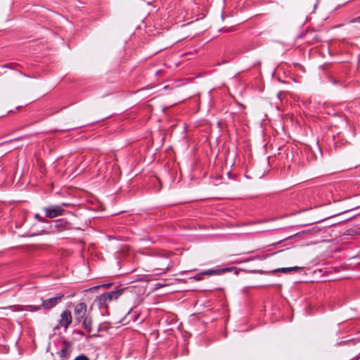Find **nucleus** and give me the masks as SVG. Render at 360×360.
Returning <instances> with one entry per match:
<instances>
[{
	"label": "nucleus",
	"mask_w": 360,
	"mask_h": 360,
	"mask_svg": "<svg viewBox=\"0 0 360 360\" xmlns=\"http://www.w3.org/2000/svg\"><path fill=\"white\" fill-rule=\"evenodd\" d=\"M122 291V290H117L103 293L96 298L95 303L100 308H107L111 302L117 300Z\"/></svg>",
	"instance_id": "f257e3e1"
},
{
	"label": "nucleus",
	"mask_w": 360,
	"mask_h": 360,
	"mask_svg": "<svg viewBox=\"0 0 360 360\" xmlns=\"http://www.w3.org/2000/svg\"><path fill=\"white\" fill-rule=\"evenodd\" d=\"M153 265L155 269L160 271L158 274H165L170 269V260L167 256H159L154 259Z\"/></svg>",
	"instance_id": "f03ea898"
},
{
	"label": "nucleus",
	"mask_w": 360,
	"mask_h": 360,
	"mask_svg": "<svg viewBox=\"0 0 360 360\" xmlns=\"http://www.w3.org/2000/svg\"><path fill=\"white\" fill-rule=\"evenodd\" d=\"M63 296L64 295L63 294H57L56 296L48 299L44 300L41 298V306L43 309L49 310L56 307L62 301Z\"/></svg>",
	"instance_id": "7ed1b4c3"
},
{
	"label": "nucleus",
	"mask_w": 360,
	"mask_h": 360,
	"mask_svg": "<svg viewBox=\"0 0 360 360\" xmlns=\"http://www.w3.org/2000/svg\"><path fill=\"white\" fill-rule=\"evenodd\" d=\"M46 217L50 219L61 216L64 214L65 210L60 205H51L44 208Z\"/></svg>",
	"instance_id": "20e7f679"
},
{
	"label": "nucleus",
	"mask_w": 360,
	"mask_h": 360,
	"mask_svg": "<svg viewBox=\"0 0 360 360\" xmlns=\"http://www.w3.org/2000/svg\"><path fill=\"white\" fill-rule=\"evenodd\" d=\"M0 309H11L13 311L18 312V311H22L24 310H27V309H30L32 311H37L43 309V308H42L41 304L26 305V306L17 304V305H10L6 307H1V308H0Z\"/></svg>",
	"instance_id": "39448f33"
},
{
	"label": "nucleus",
	"mask_w": 360,
	"mask_h": 360,
	"mask_svg": "<svg viewBox=\"0 0 360 360\" xmlns=\"http://www.w3.org/2000/svg\"><path fill=\"white\" fill-rule=\"evenodd\" d=\"M86 304L84 302H80L75 306L74 316L77 322L80 323L87 316Z\"/></svg>",
	"instance_id": "423d86ee"
},
{
	"label": "nucleus",
	"mask_w": 360,
	"mask_h": 360,
	"mask_svg": "<svg viewBox=\"0 0 360 360\" xmlns=\"http://www.w3.org/2000/svg\"><path fill=\"white\" fill-rule=\"evenodd\" d=\"M72 321V314L68 310L63 311L61 314L60 319L58 320V325L57 326V328L60 326L64 328L65 330L68 329L69 326L71 324Z\"/></svg>",
	"instance_id": "0eeeda50"
},
{
	"label": "nucleus",
	"mask_w": 360,
	"mask_h": 360,
	"mask_svg": "<svg viewBox=\"0 0 360 360\" xmlns=\"http://www.w3.org/2000/svg\"><path fill=\"white\" fill-rule=\"evenodd\" d=\"M72 228L71 224L66 219H59L54 221V226L53 228V231L61 232L66 230H70Z\"/></svg>",
	"instance_id": "6e6552de"
},
{
	"label": "nucleus",
	"mask_w": 360,
	"mask_h": 360,
	"mask_svg": "<svg viewBox=\"0 0 360 360\" xmlns=\"http://www.w3.org/2000/svg\"><path fill=\"white\" fill-rule=\"evenodd\" d=\"M72 352V347L70 343L67 341L63 342V347L58 352V354L60 358L66 359L68 358Z\"/></svg>",
	"instance_id": "1a4fd4ad"
},
{
	"label": "nucleus",
	"mask_w": 360,
	"mask_h": 360,
	"mask_svg": "<svg viewBox=\"0 0 360 360\" xmlns=\"http://www.w3.org/2000/svg\"><path fill=\"white\" fill-rule=\"evenodd\" d=\"M229 271H230V269H229V268L220 269H208V270L202 271V274H203V276L204 275H207V276L219 275V274H221L222 273Z\"/></svg>",
	"instance_id": "9d476101"
},
{
	"label": "nucleus",
	"mask_w": 360,
	"mask_h": 360,
	"mask_svg": "<svg viewBox=\"0 0 360 360\" xmlns=\"http://www.w3.org/2000/svg\"><path fill=\"white\" fill-rule=\"evenodd\" d=\"M82 328L87 330L88 333L92 331V319L90 316L85 317L82 321Z\"/></svg>",
	"instance_id": "9b49d317"
},
{
	"label": "nucleus",
	"mask_w": 360,
	"mask_h": 360,
	"mask_svg": "<svg viewBox=\"0 0 360 360\" xmlns=\"http://www.w3.org/2000/svg\"><path fill=\"white\" fill-rule=\"evenodd\" d=\"M299 269L300 268L297 267V266L289 267V268H279V269H276V271H277V272H282V273H288V272H290L291 271L297 270Z\"/></svg>",
	"instance_id": "f8f14e48"
},
{
	"label": "nucleus",
	"mask_w": 360,
	"mask_h": 360,
	"mask_svg": "<svg viewBox=\"0 0 360 360\" xmlns=\"http://www.w3.org/2000/svg\"><path fill=\"white\" fill-rule=\"evenodd\" d=\"M203 274L202 272L194 276L193 277H191V279H193L195 281H199L202 280Z\"/></svg>",
	"instance_id": "ddd939ff"
},
{
	"label": "nucleus",
	"mask_w": 360,
	"mask_h": 360,
	"mask_svg": "<svg viewBox=\"0 0 360 360\" xmlns=\"http://www.w3.org/2000/svg\"><path fill=\"white\" fill-rule=\"evenodd\" d=\"M74 360H89V359L84 354H80L77 356Z\"/></svg>",
	"instance_id": "4468645a"
},
{
	"label": "nucleus",
	"mask_w": 360,
	"mask_h": 360,
	"mask_svg": "<svg viewBox=\"0 0 360 360\" xmlns=\"http://www.w3.org/2000/svg\"><path fill=\"white\" fill-rule=\"evenodd\" d=\"M34 218L41 222H44V219L40 216L39 214H35Z\"/></svg>",
	"instance_id": "2eb2a0df"
},
{
	"label": "nucleus",
	"mask_w": 360,
	"mask_h": 360,
	"mask_svg": "<svg viewBox=\"0 0 360 360\" xmlns=\"http://www.w3.org/2000/svg\"><path fill=\"white\" fill-rule=\"evenodd\" d=\"M106 328L105 326H103L101 324L99 325V326L98 327V329H97V332L98 331H103V330H105Z\"/></svg>",
	"instance_id": "dca6fc26"
},
{
	"label": "nucleus",
	"mask_w": 360,
	"mask_h": 360,
	"mask_svg": "<svg viewBox=\"0 0 360 360\" xmlns=\"http://www.w3.org/2000/svg\"><path fill=\"white\" fill-rule=\"evenodd\" d=\"M233 27H229L227 29H224V30L223 29L221 31H224L225 32H229L233 31Z\"/></svg>",
	"instance_id": "f3484780"
},
{
	"label": "nucleus",
	"mask_w": 360,
	"mask_h": 360,
	"mask_svg": "<svg viewBox=\"0 0 360 360\" xmlns=\"http://www.w3.org/2000/svg\"><path fill=\"white\" fill-rule=\"evenodd\" d=\"M68 203H65V202H63V203H62L60 206H61V207L63 208V207H66V206H68Z\"/></svg>",
	"instance_id": "a211bd4d"
},
{
	"label": "nucleus",
	"mask_w": 360,
	"mask_h": 360,
	"mask_svg": "<svg viewBox=\"0 0 360 360\" xmlns=\"http://www.w3.org/2000/svg\"><path fill=\"white\" fill-rule=\"evenodd\" d=\"M78 333H79V335H83V334H84L82 331H79V332H78Z\"/></svg>",
	"instance_id": "6ab92c4d"
},
{
	"label": "nucleus",
	"mask_w": 360,
	"mask_h": 360,
	"mask_svg": "<svg viewBox=\"0 0 360 360\" xmlns=\"http://www.w3.org/2000/svg\"><path fill=\"white\" fill-rule=\"evenodd\" d=\"M36 235H37V234L33 233V234L29 235V236L32 237V236H36Z\"/></svg>",
	"instance_id": "aec40b11"
}]
</instances>
